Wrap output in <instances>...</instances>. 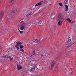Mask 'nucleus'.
Here are the masks:
<instances>
[{
    "mask_svg": "<svg viewBox=\"0 0 76 76\" xmlns=\"http://www.w3.org/2000/svg\"><path fill=\"white\" fill-rule=\"evenodd\" d=\"M58 20L59 21L58 24L59 26H61L63 25V15L62 14H59L58 16Z\"/></svg>",
    "mask_w": 76,
    "mask_h": 76,
    "instance_id": "f257e3e1",
    "label": "nucleus"
},
{
    "mask_svg": "<svg viewBox=\"0 0 76 76\" xmlns=\"http://www.w3.org/2000/svg\"><path fill=\"white\" fill-rule=\"evenodd\" d=\"M72 41H71V39H70V38L69 37L68 38V42L66 43L65 46L66 47H70L72 45Z\"/></svg>",
    "mask_w": 76,
    "mask_h": 76,
    "instance_id": "f03ea898",
    "label": "nucleus"
},
{
    "mask_svg": "<svg viewBox=\"0 0 76 76\" xmlns=\"http://www.w3.org/2000/svg\"><path fill=\"white\" fill-rule=\"evenodd\" d=\"M9 58L10 61H12L13 60V59L11 57V56H9L7 55L0 57V58Z\"/></svg>",
    "mask_w": 76,
    "mask_h": 76,
    "instance_id": "7ed1b4c3",
    "label": "nucleus"
},
{
    "mask_svg": "<svg viewBox=\"0 0 76 76\" xmlns=\"http://www.w3.org/2000/svg\"><path fill=\"white\" fill-rule=\"evenodd\" d=\"M33 43H32V45H35L36 43H39L40 41L38 39H35L33 40Z\"/></svg>",
    "mask_w": 76,
    "mask_h": 76,
    "instance_id": "20e7f679",
    "label": "nucleus"
},
{
    "mask_svg": "<svg viewBox=\"0 0 76 76\" xmlns=\"http://www.w3.org/2000/svg\"><path fill=\"white\" fill-rule=\"evenodd\" d=\"M16 45L15 46V47H16V48H17V50H19L18 46H20V45H22V43L20 42H16Z\"/></svg>",
    "mask_w": 76,
    "mask_h": 76,
    "instance_id": "39448f33",
    "label": "nucleus"
},
{
    "mask_svg": "<svg viewBox=\"0 0 76 76\" xmlns=\"http://www.w3.org/2000/svg\"><path fill=\"white\" fill-rule=\"evenodd\" d=\"M56 65V62L54 61H51V70H52V69L54 66Z\"/></svg>",
    "mask_w": 76,
    "mask_h": 76,
    "instance_id": "423d86ee",
    "label": "nucleus"
},
{
    "mask_svg": "<svg viewBox=\"0 0 76 76\" xmlns=\"http://www.w3.org/2000/svg\"><path fill=\"white\" fill-rule=\"evenodd\" d=\"M14 18V15L13 14H10V16L9 20L10 22H13V18Z\"/></svg>",
    "mask_w": 76,
    "mask_h": 76,
    "instance_id": "0eeeda50",
    "label": "nucleus"
},
{
    "mask_svg": "<svg viewBox=\"0 0 76 76\" xmlns=\"http://www.w3.org/2000/svg\"><path fill=\"white\" fill-rule=\"evenodd\" d=\"M12 12L13 13H15L17 12V7H14L12 10Z\"/></svg>",
    "mask_w": 76,
    "mask_h": 76,
    "instance_id": "6e6552de",
    "label": "nucleus"
},
{
    "mask_svg": "<svg viewBox=\"0 0 76 76\" xmlns=\"http://www.w3.org/2000/svg\"><path fill=\"white\" fill-rule=\"evenodd\" d=\"M38 24L41 25V26H44V22L43 21L40 20L38 23Z\"/></svg>",
    "mask_w": 76,
    "mask_h": 76,
    "instance_id": "1a4fd4ad",
    "label": "nucleus"
},
{
    "mask_svg": "<svg viewBox=\"0 0 76 76\" xmlns=\"http://www.w3.org/2000/svg\"><path fill=\"white\" fill-rule=\"evenodd\" d=\"M35 49L34 50V51L32 53V55L31 56H30V58H32L31 57H32V56L33 57H34L35 56V55H35Z\"/></svg>",
    "mask_w": 76,
    "mask_h": 76,
    "instance_id": "9d476101",
    "label": "nucleus"
},
{
    "mask_svg": "<svg viewBox=\"0 0 76 76\" xmlns=\"http://www.w3.org/2000/svg\"><path fill=\"white\" fill-rule=\"evenodd\" d=\"M18 70H20L22 69V65H17Z\"/></svg>",
    "mask_w": 76,
    "mask_h": 76,
    "instance_id": "9b49d317",
    "label": "nucleus"
},
{
    "mask_svg": "<svg viewBox=\"0 0 76 76\" xmlns=\"http://www.w3.org/2000/svg\"><path fill=\"white\" fill-rule=\"evenodd\" d=\"M4 15V13L3 12H2L0 13V19H1L3 16V15Z\"/></svg>",
    "mask_w": 76,
    "mask_h": 76,
    "instance_id": "f8f14e48",
    "label": "nucleus"
},
{
    "mask_svg": "<svg viewBox=\"0 0 76 76\" xmlns=\"http://www.w3.org/2000/svg\"><path fill=\"white\" fill-rule=\"evenodd\" d=\"M45 51H42V53L40 54V55H41V56L43 57L44 56H45Z\"/></svg>",
    "mask_w": 76,
    "mask_h": 76,
    "instance_id": "ddd939ff",
    "label": "nucleus"
},
{
    "mask_svg": "<svg viewBox=\"0 0 76 76\" xmlns=\"http://www.w3.org/2000/svg\"><path fill=\"white\" fill-rule=\"evenodd\" d=\"M42 4V3L41 2H40L39 3L37 4H36L35 5V6L36 7V6H41V4Z\"/></svg>",
    "mask_w": 76,
    "mask_h": 76,
    "instance_id": "4468645a",
    "label": "nucleus"
},
{
    "mask_svg": "<svg viewBox=\"0 0 76 76\" xmlns=\"http://www.w3.org/2000/svg\"><path fill=\"white\" fill-rule=\"evenodd\" d=\"M20 24L21 25H25V23L24 21H22L21 22Z\"/></svg>",
    "mask_w": 76,
    "mask_h": 76,
    "instance_id": "2eb2a0df",
    "label": "nucleus"
},
{
    "mask_svg": "<svg viewBox=\"0 0 76 76\" xmlns=\"http://www.w3.org/2000/svg\"><path fill=\"white\" fill-rule=\"evenodd\" d=\"M65 6L66 7L65 10L66 12H67L68 11V6L65 5Z\"/></svg>",
    "mask_w": 76,
    "mask_h": 76,
    "instance_id": "dca6fc26",
    "label": "nucleus"
},
{
    "mask_svg": "<svg viewBox=\"0 0 76 76\" xmlns=\"http://www.w3.org/2000/svg\"><path fill=\"white\" fill-rule=\"evenodd\" d=\"M36 66L34 65V66H33L32 68H31V71H34L35 69Z\"/></svg>",
    "mask_w": 76,
    "mask_h": 76,
    "instance_id": "f3484780",
    "label": "nucleus"
},
{
    "mask_svg": "<svg viewBox=\"0 0 76 76\" xmlns=\"http://www.w3.org/2000/svg\"><path fill=\"white\" fill-rule=\"evenodd\" d=\"M14 1V0H11L10 2V5H12L13 4V1Z\"/></svg>",
    "mask_w": 76,
    "mask_h": 76,
    "instance_id": "a211bd4d",
    "label": "nucleus"
},
{
    "mask_svg": "<svg viewBox=\"0 0 76 76\" xmlns=\"http://www.w3.org/2000/svg\"><path fill=\"white\" fill-rule=\"evenodd\" d=\"M67 20L69 22V23H71V20L69 18L67 19Z\"/></svg>",
    "mask_w": 76,
    "mask_h": 76,
    "instance_id": "6ab92c4d",
    "label": "nucleus"
},
{
    "mask_svg": "<svg viewBox=\"0 0 76 76\" xmlns=\"http://www.w3.org/2000/svg\"><path fill=\"white\" fill-rule=\"evenodd\" d=\"M58 4L61 7H63V4L61 3H59Z\"/></svg>",
    "mask_w": 76,
    "mask_h": 76,
    "instance_id": "aec40b11",
    "label": "nucleus"
},
{
    "mask_svg": "<svg viewBox=\"0 0 76 76\" xmlns=\"http://www.w3.org/2000/svg\"><path fill=\"white\" fill-rule=\"evenodd\" d=\"M32 14L31 13H30L29 14H28L27 15V18H28V16H31V15H32Z\"/></svg>",
    "mask_w": 76,
    "mask_h": 76,
    "instance_id": "412c9836",
    "label": "nucleus"
},
{
    "mask_svg": "<svg viewBox=\"0 0 76 76\" xmlns=\"http://www.w3.org/2000/svg\"><path fill=\"white\" fill-rule=\"evenodd\" d=\"M24 28H25V27H24L23 26H22L21 27V29H23Z\"/></svg>",
    "mask_w": 76,
    "mask_h": 76,
    "instance_id": "4be33fe9",
    "label": "nucleus"
},
{
    "mask_svg": "<svg viewBox=\"0 0 76 76\" xmlns=\"http://www.w3.org/2000/svg\"><path fill=\"white\" fill-rule=\"evenodd\" d=\"M20 29L21 30V31H22V32H25V30L24 29Z\"/></svg>",
    "mask_w": 76,
    "mask_h": 76,
    "instance_id": "5701e85b",
    "label": "nucleus"
},
{
    "mask_svg": "<svg viewBox=\"0 0 76 76\" xmlns=\"http://www.w3.org/2000/svg\"><path fill=\"white\" fill-rule=\"evenodd\" d=\"M20 47L21 49H22L23 48V45H20Z\"/></svg>",
    "mask_w": 76,
    "mask_h": 76,
    "instance_id": "b1692460",
    "label": "nucleus"
},
{
    "mask_svg": "<svg viewBox=\"0 0 76 76\" xmlns=\"http://www.w3.org/2000/svg\"><path fill=\"white\" fill-rule=\"evenodd\" d=\"M20 50L21 51H22L23 53H24L25 51H24V50L23 49H20Z\"/></svg>",
    "mask_w": 76,
    "mask_h": 76,
    "instance_id": "393cba45",
    "label": "nucleus"
},
{
    "mask_svg": "<svg viewBox=\"0 0 76 76\" xmlns=\"http://www.w3.org/2000/svg\"><path fill=\"white\" fill-rule=\"evenodd\" d=\"M18 30L19 31L20 34H22V33H23V31H20V30H19V29H18Z\"/></svg>",
    "mask_w": 76,
    "mask_h": 76,
    "instance_id": "a878e982",
    "label": "nucleus"
},
{
    "mask_svg": "<svg viewBox=\"0 0 76 76\" xmlns=\"http://www.w3.org/2000/svg\"><path fill=\"white\" fill-rule=\"evenodd\" d=\"M54 50L55 51H57V48H54Z\"/></svg>",
    "mask_w": 76,
    "mask_h": 76,
    "instance_id": "bb28decb",
    "label": "nucleus"
},
{
    "mask_svg": "<svg viewBox=\"0 0 76 76\" xmlns=\"http://www.w3.org/2000/svg\"><path fill=\"white\" fill-rule=\"evenodd\" d=\"M29 45H32V42H29Z\"/></svg>",
    "mask_w": 76,
    "mask_h": 76,
    "instance_id": "cd10ccee",
    "label": "nucleus"
},
{
    "mask_svg": "<svg viewBox=\"0 0 76 76\" xmlns=\"http://www.w3.org/2000/svg\"><path fill=\"white\" fill-rule=\"evenodd\" d=\"M24 45L25 46H27V45H28V44H27V43H25L24 44Z\"/></svg>",
    "mask_w": 76,
    "mask_h": 76,
    "instance_id": "c85d7f7f",
    "label": "nucleus"
},
{
    "mask_svg": "<svg viewBox=\"0 0 76 76\" xmlns=\"http://www.w3.org/2000/svg\"><path fill=\"white\" fill-rule=\"evenodd\" d=\"M67 53H68V54H70V51H68L67 52Z\"/></svg>",
    "mask_w": 76,
    "mask_h": 76,
    "instance_id": "c756f323",
    "label": "nucleus"
},
{
    "mask_svg": "<svg viewBox=\"0 0 76 76\" xmlns=\"http://www.w3.org/2000/svg\"><path fill=\"white\" fill-rule=\"evenodd\" d=\"M65 4H67V1H65Z\"/></svg>",
    "mask_w": 76,
    "mask_h": 76,
    "instance_id": "7c9ffc66",
    "label": "nucleus"
},
{
    "mask_svg": "<svg viewBox=\"0 0 76 76\" xmlns=\"http://www.w3.org/2000/svg\"><path fill=\"white\" fill-rule=\"evenodd\" d=\"M72 23H75V21H72Z\"/></svg>",
    "mask_w": 76,
    "mask_h": 76,
    "instance_id": "2f4dec72",
    "label": "nucleus"
},
{
    "mask_svg": "<svg viewBox=\"0 0 76 76\" xmlns=\"http://www.w3.org/2000/svg\"><path fill=\"white\" fill-rule=\"evenodd\" d=\"M34 24H35V25H37V24H38V23H34Z\"/></svg>",
    "mask_w": 76,
    "mask_h": 76,
    "instance_id": "473e14b6",
    "label": "nucleus"
},
{
    "mask_svg": "<svg viewBox=\"0 0 76 76\" xmlns=\"http://www.w3.org/2000/svg\"><path fill=\"white\" fill-rule=\"evenodd\" d=\"M74 31L75 32H76V29H74Z\"/></svg>",
    "mask_w": 76,
    "mask_h": 76,
    "instance_id": "72a5a7b5",
    "label": "nucleus"
},
{
    "mask_svg": "<svg viewBox=\"0 0 76 76\" xmlns=\"http://www.w3.org/2000/svg\"><path fill=\"white\" fill-rule=\"evenodd\" d=\"M4 23H2L1 24V25H4Z\"/></svg>",
    "mask_w": 76,
    "mask_h": 76,
    "instance_id": "f704fd0d",
    "label": "nucleus"
},
{
    "mask_svg": "<svg viewBox=\"0 0 76 76\" xmlns=\"http://www.w3.org/2000/svg\"><path fill=\"white\" fill-rule=\"evenodd\" d=\"M73 39H75V37H73Z\"/></svg>",
    "mask_w": 76,
    "mask_h": 76,
    "instance_id": "c9c22d12",
    "label": "nucleus"
},
{
    "mask_svg": "<svg viewBox=\"0 0 76 76\" xmlns=\"http://www.w3.org/2000/svg\"><path fill=\"white\" fill-rule=\"evenodd\" d=\"M1 46L0 45V50H1Z\"/></svg>",
    "mask_w": 76,
    "mask_h": 76,
    "instance_id": "e433bc0d",
    "label": "nucleus"
},
{
    "mask_svg": "<svg viewBox=\"0 0 76 76\" xmlns=\"http://www.w3.org/2000/svg\"><path fill=\"white\" fill-rule=\"evenodd\" d=\"M34 61H35V60H34L32 61V62H34Z\"/></svg>",
    "mask_w": 76,
    "mask_h": 76,
    "instance_id": "4c0bfd02",
    "label": "nucleus"
},
{
    "mask_svg": "<svg viewBox=\"0 0 76 76\" xmlns=\"http://www.w3.org/2000/svg\"><path fill=\"white\" fill-rule=\"evenodd\" d=\"M66 1H67V4H68V0H67Z\"/></svg>",
    "mask_w": 76,
    "mask_h": 76,
    "instance_id": "58836bf2",
    "label": "nucleus"
},
{
    "mask_svg": "<svg viewBox=\"0 0 76 76\" xmlns=\"http://www.w3.org/2000/svg\"><path fill=\"white\" fill-rule=\"evenodd\" d=\"M19 26V27H20V26Z\"/></svg>",
    "mask_w": 76,
    "mask_h": 76,
    "instance_id": "ea45409f",
    "label": "nucleus"
},
{
    "mask_svg": "<svg viewBox=\"0 0 76 76\" xmlns=\"http://www.w3.org/2000/svg\"><path fill=\"white\" fill-rule=\"evenodd\" d=\"M1 3V1H0V3Z\"/></svg>",
    "mask_w": 76,
    "mask_h": 76,
    "instance_id": "a19ab883",
    "label": "nucleus"
},
{
    "mask_svg": "<svg viewBox=\"0 0 76 76\" xmlns=\"http://www.w3.org/2000/svg\"><path fill=\"white\" fill-rule=\"evenodd\" d=\"M56 66H58V64H57V65H56Z\"/></svg>",
    "mask_w": 76,
    "mask_h": 76,
    "instance_id": "79ce46f5",
    "label": "nucleus"
},
{
    "mask_svg": "<svg viewBox=\"0 0 76 76\" xmlns=\"http://www.w3.org/2000/svg\"><path fill=\"white\" fill-rule=\"evenodd\" d=\"M39 66H40V65H39Z\"/></svg>",
    "mask_w": 76,
    "mask_h": 76,
    "instance_id": "37998d69",
    "label": "nucleus"
}]
</instances>
